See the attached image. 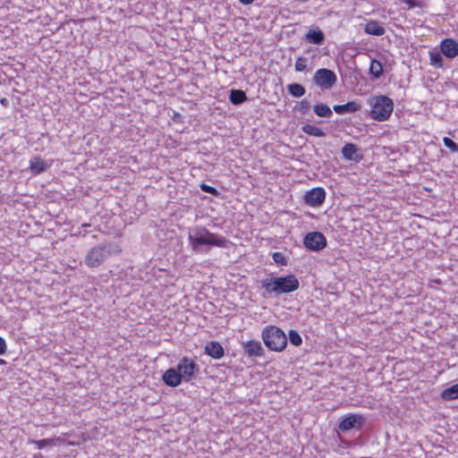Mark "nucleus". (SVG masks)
I'll use <instances>...</instances> for the list:
<instances>
[{
	"label": "nucleus",
	"instance_id": "7ed1b4c3",
	"mask_svg": "<svg viewBox=\"0 0 458 458\" xmlns=\"http://www.w3.org/2000/svg\"><path fill=\"white\" fill-rule=\"evenodd\" d=\"M369 104L371 106V118L378 122L386 121L390 117L394 109L393 100L384 95L371 98L369 100Z\"/></svg>",
	"mask_w": 458,
	"mask_h": 458
},
{
	"label": "nucleus",
	"instance_id": "9b49d317",
	"mask_svg": "<svg viewBox=\"0 0 458 458\" xmlns=\"http://www.w3.org/2000/svg\"><path fill=\"white\" fill-rule=\"evenodd\" d=\"M244 353L250 358L263 357L265 350L259 341L250 340L242 343Z\"/></svg>",
	"mask_w": 458,
	"mask_h": 458
},
{
	"label": "nucleus",
	"instance_id": "4be33fe9",
	"mask_svg": "<svg viewBox=\"0 0 458 458\" xmlns=\"http://www.w3.org/2000/svg\"><path fill=\"white\" fill-rule=\"evenodd\" d=\"M314 113L319 117H331L333 113L330 107L324 103L317 104L313 106Z\"/></svg>",
	"mask_w": 458,
	"mask_h": 458
},
{
	"label": "nucleus",
	"instance_id": "6e6552de",
	"mask_svg": "<svg viewBox=\"0 0 458 458\" xmlns=\"http://www.w3.org/2000/svg\"><path fill=\"white\" fill-rule=\"evenodd\" d=\"M366 418L362 414L350 413L344 417L338 424V429L347 432L352 429L360 430L365 424Z\"/></svg>",
	"mask_w": 458,
	"mask_h": 458
},
{
	"label": "nucleus",
	"instance_id": "58836bf2",
	"mask_svg": "<svg viewBox=\"0 0 458 458\" xmlns=\"http://www.w3.org/2000/svg\"><path fill=\"white\" fill-rule=\"evenodd\" d=\"M82 226L86 227V226H89V224H83Z\"/></svg>",
	"mask_w": 458,
	"mask_h": 458
},
{
	"label": "nucleus",
	"instance_id": "f3484780",
	"mask_svg": "<svg viewBox=\"0 0 458 458\" xmlns=\"http://www.w3.org/2000/svg\"><path fill=\"white\" fill-rule=\"evenodd\" d=\"M364 30L367 34L373 36H382L386 32L385 28L377 21L373 20L367 22Z\"/></svg>",
	"mask_w": 458,
	"mask_h": 458
},
{
	"label": "nucleus",
	"instance_id": "423d86ee",
	"mask_svg": "<svg viewBox=\"0 0 458 458\" xmlns=\"http://www.w3.org/2000/svg\"><path fill=\"white\" fill-rule=\"evenodd\" d=\"M176 367L184 382H190L199 373V366L188 357H182Z\"/></svg>",
	"mask_w": 458,
	"mask_h": 458
},
{
	"label": "nucleus",
	"instance_id": "2f4dec72",
	"mask_svg": "<svg viewBox=\"0 0 458 458\" xmlns=\"http://www.w3.org/2000/svg\"><path fill=\"white\" fill-rule=\"evenodd\" d=\"M200 189L204 192L209 193V194H211L213 196H218L219 195V191L215 187L208 185L206 183H201L200 184Z\"/></svg>",
	"mask_w": 458,
	"mask_h": 458
},
{
	"label": "nucleus",
	"instance_id": "f257e3e1",
	"mask_svg": "<svg viewBox=\"0 0 458 458\" xmlns=\"http://www.w3.org/2000/svg\"><path fill=\"white\" fill-rule=\"evenodd\" d=\"M188 239L191 250L198 254H207L212 247L227 248L229 240L208 230L205 226L190 229Z\"/></svg>",
	"mask_w": 458,
	"mask_h": 458
},
{
	"label": "nucleus",
	"instance_id": "412c9836",
	"mask_svg": "<svg viewBox=\"0 0 458 458\" xmlns=\"http://www.w3.org/2000/svg\"><path fill=\"white\" fill-rule=\"evenodd\" d=\"M30 168L35 174H38L47 169L44 160L40 157H34L31 159Z\"/></svg>",
	"mask_w": 458,
	"mask_h": 458
},
{
	"label": "nucleus",
	"instance_id": "c9c22d12",
	"mask_svg": "<svg viewBox=\"0 0 458 458\" xmlns=\"http://www.w3.org/2000/svg\"><path fill=\"white\" fill-rule=\"evenodd\" d=\"M239 2L244 5H249V4H251L254 0H239Z\"/></svg>",
	"mask_w": 458,
	"mask_h": 458
},
{
	"label": "nucleus",
	"instance_id": "f8f14e48",
	"mask_svg": "<svg viewBox=\"0 0 458 458\" xmlns=\"http://www.w3.org/2000/svg\"><path fill=\"white\" fill-rule=\"evenodd\" d=\"M162 380L167 386L171 387L178 386L183 381L180 372L177 370V367L165 370L162 376Z\"/></svg>",
	"mask_w": 458,
	"mask_h": 458
},
{
	"label": "nucleus",
	"instance_id": "39448f33",
	"mask_svg": "<svg viewBox=\"0 0 458 458\" xmlns=\"http://www.w3.org/2000/svg\"><path fill=\"white\" fill-rule=\"evenodd\" d=\"M116 248L112 243H100L92 247L85 257V264L89 267H98L112 255Z\"/></svg>",
	"mask_w": 458,
	"mask_h": 458
},
{
	"label": "nucleus",
	"instance_id": "c756f323",
	"mask_svg": "<svg viewBox=\"0 0 458 458\" xmlns=\"http://www.w3.org/2000/svg\"><path fill=\"white\" fill-rule=\"evenodd\" d=\"M272 258H273L274 262L276 263L277 265H281V266L287 265V260H286L284 255L281 252H274L272 255Z\"/></svg>",
	"mask_w": 458,
	"mask_h": 458
},
{
	"label": "nucleus",
	"instance_id": "0eeeda50",
	"mask_svg": "<svg viewBox=\"0 0 458 458\" xmlns=\"http://www.w3.org/2000/svg\"><path fill=\"white\" fill-rule=\"evenodd\" d=\"M312 81L320 89H329L336 83L337 77L332 70L320 68L314 73Z\"/></svg>",
	"mask_w": 458,
	"mask_h": 458
},
{
	"label": "nucleus",
	"instance_id": "b1692460",
	"mask_svg": "<svg viewBox=\"0 0 458 458\" xmlns=\"http://www.w3.org/2000/svg\"><path fill=\"white\" fill-rule=\"evenodd\" d=\"M287 89H288L290 95L293 98H301L306 92L305 88L300 83L288 84Z\"/></svg>",
	"mask_w": 458,
	"mask_h": 458
},
{
	"label": "nucleus",
	"instance_id": "2eb2a0df",
	"mask_svg": "<svg viewBox=\"0 0 458 458\" xmlns=\"http://www.w3.org/2000/svg\"><path fill=\"white\" fill-rule=\"evenodd\" d=\"M305 40L310 44L321 46L325 42V35L318 28L310 29L305 35Z\"/></svg>",
	"mask_w": 458,
	"mask_h": 458
},
{
	"label": "nucleus",
	"instance_id": "6ab92c4d",
	"mask_svg": "<svg viewBox=\"0 0 458 458\" xmlns=\"http://www.w3.org/2000/svg\"><path fill=\"white\" fill-rule=\"evenodd\" d=\"M440 397L444 401H453L458 399V383L443 390Z\"/></svg>",
	"mask_w": 458,
	"mask_h": 458
},
{
	"label": "nucleus",
	"instance_id": "5701e85b",
	"mask_svg": "<svg viewBox=\"0 0 458 458\" xmlns=\"http://www.w3.org/2000/svg\"><path fill=\"white\" fill-rule=\"evenodd\" d=\"M301 131L306 134L315 136V137H325L326 136V133L323 131L322 129H320L315 125L310 124V123L304 124L301 127Z\"/></svg>",
	"mask_w": 458,
	"mask_h": 458
},
{
	"label": "nucleus",
	"instance_id": "dca6fc26",
	"mask_svg": "<svg viewBox=\"0 0 458 458\" xmlns=\"http://www.w3.org/2000/svg\"><path fill=\"white\" fill-rule=\"evenodd\" d=\"M360 109V105L356 101H349L344 105H335L333 110L338 114L354 113Z\"/></svg>",
	"mask_w": 458,
	"mask_h": 458
},
{
	"label": "nucleus",
	"instance_id": "72a5a7b5",
	"mask_svg": "<svg viewBox=\"0 0 458 458\" xmlns=\"http://www.w3.org/2000/svg\"><path fill=\"white\" fill-rule=\"evenodd\" d=\"M7 345L5 340L0 336V355H3L6 352Z\"/></svg>",
	"mask_w": 458,
	"mask_h": 458
},
{
	"label": "nucleus",
	"instance_id": "4468645a",
	"mask_svg": "<svg viewBox=\"0 0 458 458\" xmlns=\"http://www.w3.org/2000/svg\"><path fill=\"white\" fill-rule=\"evenodd\" d=\"M205 353L218 360L224 357L225 350L219 342L210 341L205 346Z\"/></svg>",
	"mask_w": 458,
	"mask_h": 458
},
{
	"label": "nucleus",
	"instance_id": "e433bc0d",
	"mask_svg": "<svg viewBox=\"0 0 458 458\" xmlns=\"http://www.w3.org/2000/svg\"><path fill=\"white\" fill-rule=\"evenodd\" d=\"M0 104H1V105H3L4 106H8V104H9V101H8V99H7V98H2V99L0 100Z\"/></svg>",
	"mask_w": 458,
	"mask_h": 458
},
{
	"label": "nucleus",
	"instance_id": "cd10ccee",
	"mask_svg": "<svg viewBox=\"0 0 458 458\" xmlns=\"http://www.w3.org/2000/svg\"><path fill=\"white\" fill-rule=\"evenodd\" d=\"M289 341L291 344L294 346H300L302 343V338L301 335L296 330H290L289 332Z\"/></svg>",
	"mask_w": 458,
	"mask_h": 458
},
{
	"label": "nucleus",
	"instance_id": "473e14b6",
	"mask_svg": "<svg viewBox=\"0 0 458 458\" xmlns=\"http://www.w3.org/2000/svg\"><path fill=\"white\" fill-rule=\"evenodd\" d=\"M400 2L403 4H406L408 5V10L421 6L420 3L418 0H400Z\"/></svg>",
	"mask_w": 458,
	"mask_h": 458
},
{
	"label": "nucleus",
	"instance_id": "393cba45",
	"mask_svg": "<svg viewBox=\"0 0 458 458\" xmlns=\"http://www.w3.org/2000/svg\"><path fill=\"white\" fill-rule=\"evenodd\" d=\"M369 72L371 75H373L376 79H378L383 74V65L381 62L373 59L370 62L369 66Z\"/></svg>",
	"mask_w": 458,
	"mask_h": 458
},
{
	"label": "nucleus",
	"instance_id": "4c0bfd02",
	"mask_svg": "<svg viewBox=\"0 0 458 458\" xmlns=\"http://www.w3.org/2000/svg\"><path fill=\"white\" fill-rule=\"evenodd\" d=\"M5 363V361L2 359H0V365Z\"/></svg>",
	"mask_w": 458,
	"mask_h": 458
},
{
	"label": "nucleus",
	"instance_id": "9d476101",
	"mask_svg": "<svg viewBox=\"0 0 458 458\" xmlns=\"http://www.w3.org/2000/svg\"><path fill=\"white\" fill-rule=\"evenodd\" d=\"M304 202L310 207H320L325 202L326 191L321 187H315L306 191Z\"/></svg>",
	"mask_w": 458,
	"mask_h": 458
},
{
	"label": "nucleus",
	"instance_id": "f03ea898",
	"mask_svg": "<svg viewBox=\"0 0 458 458\" xmlns=\"http://www.w3.org/2000/svg\"><path fill=\"white\" fill-rule=\"evenodd\" d=\"M300 286V282L295 275L289 274L284 276H271L261 280V287L265 293L278 296L284 293H290L296 291Z\"/></svg>",
	"mask_w": 458,
	"mask_h": 458
},
{
	"label": "nucleus",
	"instance_id": "a878e982",
	"mask_svg": "<svg viewBox=\"0 0 458 458\" xmlns=\"http://www.w3.org/2000/svg\"><path fill=\"white\" fill-rule=\"evenodd\" d=\"M442 53L437 51H432L429 53L430 64L437 67L441 68L444 65V60L442 57Z\"/></svg>",
	"mask_w": 458,
	"mask_h": 458
},
{
	"label": "nucleus",
	"instance_id": "c85d7f7f",
	"mask_svg": "<svg viewBox=\"0 0 458 458\" xmlns=\"http://www.w3.org/2000/svg\"><path fill=\"white\" fill-rule=\"evenodd\" d=\"M444 145L448 148L452 152H458V144L448 137L443 138Z\"/></svg>",
	"mask_w": 458,
	"mask_h": 458
},
{
	"label": "nucleus",
	"instance_id": "20e7f679",
	"mask_svg": "<svg viewBox=\"0 0 458 458\" xmlns=\"http://www.w3.org/2000/svg\"><path fill=\"white\" fill-rule=\"evenodd\" d=\"M261 335L265 345L271 351L282 352L287 345L284 332L276 326H267L262 330Z\"/></svg>",
	"mask_w": 458,
	"mask_h": 458
},
{
	"label": "nucleus",
	"instance_id": "f704fd0d",
	"mask_svg": "<svg viewBox=\"0 0 458 458\" xmlns=\"http://www.w3.org/2000/svg\"><path fill=\"white\" fill-rule=\"evenodd\" d=\"M48 442H49L48 439H42V440L34 441V444L37 445V447L38 449H41L44 446H46L48 444Z\"/></svg>",
	"mask_w": 458,
	"mask_h": 458
},
{
	"label": "nucleus",
	"instance_id": "7c9ffc66",
	"mask_svg": "<svg viewBox=\"0 0 458 458\" xmlns=\"http://www.w3.org/2000/svg\"><path fill=\"white\" fill-rule=\"evenodd\" d=\"M307 67V58L299 57L295 62V70L297 72H303Z\"/></svg>",
	"mask_w": 458,
	"mask_h": 458
},
{
	"label": "nucleus",
	"instance_id": "aec40b11",
	"mask_svg": "<svg viewBox=\"0 0 458 458\" xmlns=\"http://www.w3.org/2000/svg\"><path fill=\"white\" fill-rule=\"evenodd\" d=\"M358 151V148L353 143H346L342 148V155L347 160H356L354 155Z\"/></svg>",
	"mask_w": 458,
	"mask_h": 458
},
{
	"label": "nucleus",
	"instance_id": "bb28decb",
	"mask_svg": "<svg viewBox=\"0 0 458 458\" xmlns=\"http://www.w3.org/2000/svg\"><path fill=\"white\" fill-rule=\"evenodd\" d=\"M294 110L305 114L310 110V102L307 98H304L301 102L297 103L294 106Z\"/></svg>",
	"mask_w": 458,
	"mask_h": 458
},
{
	"label": "nucleus",
	"instance_id": "a211bd4d",
	"mask_svg": "<svg viewBox=\"0 0 458 458\" xmlns=\"http://www.w3.org/2000/svg\"><path fill=\"white\" fill-rule=\"evenodd\" d=\"M248 99L246 93L242 89H231L229 100L233 105L238 106Z\"/></svg>",
	"mask_w": 458,
	"mask_h": 458
},
{
	"label": "nucleus",
	"instance_id": "1a4fd4ad",
	"mask_svg": "<svg viewBox=\"0 0 458 458\" xmlns=\"http://www.w3.org/2000/svg\"><path fill=\"white\" fill-rule=\"evenodd\" d=\"M303 244L310 250L318 251L327 246V239L320 232H310L305 235Z\"/></svg>",
	"mask_w": 458,
	"mask_h": 458
},
{
	"label": "nucleus",
	"instance_id": "ddd939ff",
	"mask_svg": "<svg viewBox=\"0 0 458 458\" xmlns=\"http://www.w3.org/2000/svg\"><path fill=\"white\" fill-rule=\"evenodd\" d=\"M440 51L447 58L458 55V42L453 38H445L440 42Z\"/></svg>",
	"mask_w": 458,
	"mask_h": 458
}]
</instances>
